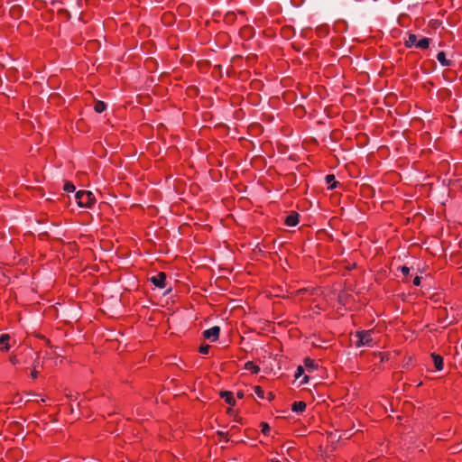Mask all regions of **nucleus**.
Masks as SVG:
<instances>
[{"instance_id":"nucleus-17","label":"nucleus","mask_w":462,"mask_h":462,"mask_svg":"<svg viewBox=\"0 0 462 462\" xmlns=\"http://www.w3.org/2000/svg\"><path fill=\"white\" fill-rule=\"evenodd\" d=\"M421 252V247L419 244L417 243H412L409 246H408V251H407V254H410V255H417L418 254H420Z\"/></svg>"},{"instance_id":"nucleus-37","label":"nucleus","mask_w":462,"mask_h":462,"mask_svg":"<svg viewBox=\"0 0 462 462\" xmlns=\"http://www.w3.org/2000/svg\"><path fill=\"white\" fill-rule=\"evenodd\" d=\"M405 405H406V414H407L411 410H412V411H413V410H414V408H415V406H414L411 402H408V401H406Z\"/></svg>"},{"instance_id":"nucleus-1","label":"nucleus","mask_w":462,"mask_h":462,"mask_svg":"<svg viewBox=\"0 0 462 462\" xmlns=\"http://www.w3.org/2000/svg\"><path fill=\"white\" fill-rule=\"evenodd\" d=\"M412 166L414 170L409 174L406 173V197H413L416 194L417 187L422 188L424 186L422 181L425 177L420 163L418 161H413Z\"/></svg>"},{"instance_id":"nucleus-27","label":"nucleus","mask_w":462,"mask_h":462,"mask_svg":"<svg viewBox=\"0 0 462 462\" xmlns=\"http://www.w3.org/2000/svg\"><path fill=\"white\" fill-rule=\"evenodd\" d=\"M254 393L257 395L258 398L263 399L264 398V391L260 385H256L254 387Z\"/></svg>"},{"instance_id":"nucleus-36","label":"nucleus","mask_w":462,"mask_h":462,"mask_svg":"<svg viewBox=\"0 0 462 462\" xmlns=\"http://www.w3.org/2000/svg\"><path fill=\"white\" fill-rule=\"evenodd\" d=\"M425 447V444L422 442V441H420V443L416 446V448H418L417 452L419 454H423V448Z\"/></svg>"},{"instance_id":"nucleus-34","label":"nucleus","mask_w":462,"mask_h":462,"mask_svg":"<svg viewBox=\"0 0 462 462\" xmlns=\"http://www.w3.org/2000/svg\"><path fill=\"white\" fill-rule=\"evenodd\" d=\"M430 23H431L432 28L437 29L441 25L442 22L435 19V20H431Z\"/></svg>"},{"instance_id":"nucleus-32","label":"nucleus","mask_w":462,"mask_h":462,"mask_svg":"<svg viewBox=\"0 0 462 462\" xmlns=\"http://www.w3.org/2000/svg\"><path fill=\"white\" fill-rule=\"evenodd\" d=\"M405 365H406V367H408V366H412V367L416 366L417 365L416 358L413 359V357L410 356L408 358V361H406Z\"/></svg>"},{"instance_id":"nucleus-40","label":"nucleus","mask_w":462,"mask_h":462,"mask_svg":"<svg viewBox=\"0 0 462 462\" xmlns=\"http://www.w3.org/2000/svg\"><path fill=\"white\" fill-rule=\"evenodd\" d=\"M416 336H417V334H416L415 330H413V331H411V337L406 336L405 340H408L409 337H411V340H414L416 338Z\"/></svg>"},{"instance_id":"nucleus-6","label":"nucleus","mask_w":462,"mask_h":462,"mask_svg":"<svg viewBox=\"0 0 462 462\" xmlns=\"http://www.w3.org/2000/svg\"><path fill=\"white\" fill-rule=\"evenodd\" d=\"M167 275L163 272L158 273L156 275L149 278V281L157 288L164 289L166 287Z\"/></svg>"},{"instance_id":"nucleus-22","label":"nucleus","mask_w":462,"mask_h":462,"mask_svg":"<svg viewBox=\"0 0 462 462\" xmlns=\"http://www.w3.org/2000/svg\"><path fill=\"white\" fill-rule=\"evenodd\" d=\"M328 32H329V28L326 24L320 25V26L317 27V29H316V33L319 37L327 36L328 34Z\"/></svg>"},{"instance_id":"nucleus-7","label":"nucleus","mask_w":462,"mask_h":462,"mask_svg":"<svg viewBox=\"0 0 462 462\" xmlns=\"http://www.w3.org/2000/svg\"><path fill=\"white\" fill-rule=\"evenodd\" d=\"M219 334H220V328L218 326H214L208 329H206L203 332V337L206 339L215 342L218 339Z\"/></svg>"},{"instance_id":"nucleus-30","label":"nucleus","mask_w":462,"mask_h":462,"mask_svg":"<svg viewBox=\"0 0 462 462\" xmlns=\"http://www.w3.org/2000/svg\"><path fill=\"white\" fill-rule=\"evenodd\" d=\"M58 14L60 15H62L66 20H69L70 19V13L68 10H66V9H60L58 11Z\"/></svg>"},{"instance_id":"nucleus-54","label":"nucleus","mask_w":462,"mask_h":462,"mask_svg":"<svg viewBox=\"0 0 462 462\" xmlns=\"http://www.w3.org/2000/svg\"><path fill=\"white\" fill-rule=\"evenodd\" d=\"M368 462H377L376 460H371V461H368Z\"/></svg>"},{"instance_id":"nucleus-14","label":"nucleus","mask_w":462,"mask_h":462,"mask_svg":"<svg viewBox=\"0 0 462 462\" xmlns=\"http://www.w3.org/2000/svg\"><path fill=\"white\" fill-rule=\"evenodd\" d=\"M411 218H412V221L415 222V221H421V219L423 217H422L421 214H420V213H412L411 210H406V218H405L406 226L409 225Z\"/></svg>"},{"instance_id":"nucleus-20","label":"nucleus","mask_w":462,"mask_h":462,"mask_svg":"<svg viewBox=\"0 0 462 462\" xmlns=\"http://www.w3.org/2000/svg\"><path fill=\"white\" fill-rule=\"evenodd\" d=\"M304 365L306 366V368L310 371V370H315L318 368V364L316 362V360L310 358V357H306L304 359Z\"/></svg>"},{"instance_id":"nucleus-11","label":"nucleus","mask_w":462,"mask_h":462,"mask_svg":"<svg viewBox=\"0 0 462 462\" xmlns=\"http://www.w3.org/2000/svg\"><path fill=\"white\" fill-rule=\"evenodd\" d=\"M220 397L225 400V402L230 406L236 405V400L234 394L230 391H221L219 393Z\"/></svg>"},{"instance_id":"nucleus-2","label":"nucleus","mask_w":462,"mask_h":462,"mask_svg":"<svg viewBox=\"0 0 462 462\" xmlns=\"http://www.w3.org/2000/svg\"><path fill=\"white\" fill-rule=\"evenodd\" d=\"M75 198L80 208H91L96 202L94 194L88 190H79Z\"/></svg>"},{"instance_id":"nucleus-47","label":"nucleus","mask_w":462,"mask_h":462,"mask_svg":"<svg viewBox=\"0 0 462 462\" xmlns=\"http://www.w3.org/2000/svg\"><path fill=\"white\" fill-rule=\"evenodd\" d=\"M398 269L402 272V273L404 275V266H399Z\"/></svg>"},{"instance_id":"nucleus-38","label":"nucleus","mask_w":462,"mask_h":462,"mask_svg":"<svg viewBox=\"0 0 462 462\" xmlns=\"http://www.w3.org/2000/svg\"><path fill=\"white\" fill-rule=\"evenodd\" d=\"M304 373V369L302 366L299 365L297 368V372L295 374V378H299Z\"/></svg>"},{"instance_id":"nucleus-50","label":"nucleus","mask_w":462,"mask_h":462,"mask_svg":"<svg viewBox=\"0 0 462 462\" xmlns=\"http://www.w3.org/2000/svg\"><path fill=\"white\" fill-rule=\"evenodd\" d=\"M227 413H232V409H231V408H229V409L227 410Z\"/></svg>"},{"instance_id":"nucleus-15","label":"nucleus","mask_w":462,"mask_h":462,"mask_svg":"<svg viewBox=\"0 0 462 462\" xmlns=\"http://www.w3.org/2000/svg\"><path fill=\"white\" fill-rule=\"evenodd\" d=\"M307 408V404L303 401L294 402L291 404V410L294 412H303Z\"/></svg>"},{"instance_id":"nucleus-26","label":"nucleus","mask_w":462,"mask_h":462,"mask_svg":"<svg viewBox=\"0 0 462 462\" xmlns=\"http://www.w3.org/2000/svg\"><path fill=\"white\" fill-rule=\"evenodd\" d=\"M38 359H39V356L37 355L35 359H34V361H33V364H32L33 369L31 372V377L32 379H36L38 377V372L36 370V367H37V365L39 364Z\"/></svg>"},{"instance_id":"nucleus-13","label":"nucleus","mask_w":462,"mask_h":462,"mask_svg":"<svg viewBox=\"0 0 462 462\" xmlns=\"http://www.w3.org/2000/svg\"><path fill=\"white\" fill-rule=\"evenodd\" d=\"M10 336L8 334H2L0 336V349L2 351H8L10 349L9 345Z\"/></svg>"},{"instance_id":"nucleus-4","label":"nucleus","mask_w":462,"mask_h":462,"mask_svg":"<svg viewBox=\"0 0 462 462\" xmlns=\"http://www.w3.org/2000/svg\"><path fill=\"white\" fill-rule=\"evenodd\" d=\"M373 332L371 330H362L357 331L356 337H357V341L356 346L357 347L361 346H371L374 345V339L372 337Z\"/></svg>"},{"instance_id":"nucleus-35","label":"nucleus","mask_w":462,"mask_h":462,"mask_svg":"<svg viewBox=\"0 0 462 462\" xmlns=\"http://www.w3.org/2000/svg\"><path fill=\"white\" fill-rule=\"evenodd\" d=\"M421 279L422 277L421 276H418L416 275L413 280H412V283L414 286H420V282H421Z\"/></svg>"},{"instance_id":"nucleus-46","label":"nucleus","mask_w":462,"mask_h":462,"mask_svg":"<svg viewBox=\"0 0 462 462\" xmlns=\"http://www.w3.org/2000/svg\"><path fill=\"white\" fill-rule=\"evenodd\" d=\"M405 273H406V279L408 278V276L410 275V268L406 266V271H405Z\"/></svg>"},{"instance_id":"nucleus-16","label":"nucleus","mask_w":462,"mask_h":462,"mask_svg":"<svg viewBox=\"0 0 462 462\" xmlns=\"http://www.w3.org/2000/svg\"><path fill=\"white\" fill-rule=\"evenodd\" d=\"M437 60L444 67H448L452 63V61L450 60L447 59L446 53L443 51H439L437 54Z\"/></svg>"},{"instance_id":"nucleus-31","label":"nucleus","mask_w":462,"mask_h":462,"mask_svg":"<svg viewBox=\"0 0 462 462\" xmlns=\"http://www.w3.org/2000/svg\"><path fill=\"white\" fill-rule=\"evenodd\" d=\"M209 349H210L209 345H202L199 346V352L202 355H207V354H208Z\"/></svg>"},{"instance_id":"nucleus-41","label":"nucleus","mask_w":462,"mask_h":462,"mask_svg":"<svg viewBox=\"0 0 462 462\" xmlns=\"http://www.w3.org/2000/svg\"><path fill=\"white\" fill-rule=\"evenodd\" d=\"M244 396H245V394H244V392H243V391H238V392L236 393V397H237L238 399H243V398H244Z\"/></svg>"},{"instance_id":"nucleus-5","label":"nucleus","mask_w":462,"mask_h":462,"mask_svg":"<svg viewBox=\"0 0 462 462\" xmlns=\"http://www.w3.org/2000/svg\"><path fill=\"white\" fill-rule=\"evenodd\" d=\"M406 143H408V152L414 155L411 158L412 162L416 161V154L420 153L421 151H419V147L416 145L415 134L408 129H406Z\"/></svg>"},{"instance_id":"nucleus-25","label":"nucleus","mask_w":462,"mask_h":462,"mask_svg":"<svg viewBox=\"0 0 462 462\" xmlns=\"http://www.w3.org/2000/svg\"><path fill=\"white\" fill-rule=\"evenodd\" d=\"M259 427L261 428V431L262 433L264 435V436H268L270 431H271V428H270V425L265 422V421H262L259 425Z\"/></svg>"},{"instance_id":"nucleus-18","label":"nucleus","mask_w":462,"mask_h":462,"mask_svg":"<svg viewBox=\"0 0 462 462\" xmlns=\"http://www.w3.org/2000/svg\"><path fill=\"white\" fill-rule=\"evenodd\" d=\"M245 369L250 371L252 374H257L260 372V367L253 361H247L245 364Z\"/></svg>"},{"instance_id":"nucleus-52","label":"nucleus","mask_w":462,"mask_h":462,"mask_svg":"<svg viewBox=\"0 0 462 462\" xmlns=\"http://www.w3.org/2000/svg\"><path fill=\"white\" fill-rule=\"evenodd\" d=\"M236 429H237V427H236V426L232 427V430H236Z\"/></svg>"},{"instance_id":"nucleus-43","label":"nucleus","mask_w":462,"mask_h":462,"mask_svg":"<svg viewBox=\"0 0 462 462\" xmlns=\"http://www.w3.org/2000/svg\"><path fill=\"white\" fill-rule=\"evenodd\" d=\"M404 19V14H401L398 17V23L402 25V21Z\"/></svg>"},{"instance_id":"nucleus-33","label":"nucleus","mask_w":462,"mask_h":462,"mask_svg":"<svg viewBox=\"0 0 462 462\" xmlns=\"http://www.w3.org/2000/svg\"><path fill=\"white\" fill-rule=\"evenodd\" d=\"M217 435L223 439L226 442H228L229 441V439H228V433L227 432H225V431H217Z\"/></svg>"},{"instance_id":"nucleus-10","label":"nucleus","mask_w":462,"mask_h":462,"mask_svg":"<svg viewBox=\"0 0 462 462\" xmlns=\"http://www.w3.org/2000/svg\"><path fill=\"white\" fill-rule=\"evenodd\" d=\"M433 361L434 367L437 371H441L444 368V358L441 355L435 352L430 354Z\"/></svg>"},{"instance_id":"nucleus-8","label":"nucleus","mask_w":462,"mask_h":462,"mask_svg":"<svg viewBox=\"0 0 462 462\" xmlns=\"http://www.w3.org/2000/svg\"><path fill=\"white\" fill-rule=\"evenodd\" d=\"M23 356L32 358L33 356H37V353H35L32 349H29L20 354L13 355L12 356H10V362L13 365L21 364Z\"/></svg>"},{"instance_id":"nucleus-9","label":"nucleus","mask_w":462,"mask_h":462,"mask_svg":"<svg viewBox=\"0 0 462 462\" xmlns=\"http://www.w3.org/2000/svg\"><path fill=\"white\" fill-rule=\"evenodd\" d=\"M300 214L297 211H291L285 217L284 224L288 226H295L299 224Z\"/></svg>"},{"instance_id":"nucleus-29","label":"nucleus","mask_w":462,"mask_h":462,"mask_svg":"<svg viewBox=\"0 0 462 462\" xmlns=\"http://www.w3.org/2000/svg\"><path fill=\"white\" fill-rule=\"evenodd\" d=\"M75 186L70 181H66L63 187V189L67 192H73L75 190Z\"/></svg>"},{"instance_id":"nucleus-44","label":"nucleus","mask_w":462,"mask_h":462,"mask_svg":"<svg viewBox=\"0 0 462 462\" xmlns=\"http://www.w3.org/2000/svg\"><path fill=\"white\" fill-rule=\"evenodd\" d=\"M40 237L41 238L48 237V233L47 232L41 233Z\"/></svg>"},{"instance_id":"nucleus-28","label":"nucleus","mask_w":462,"mask_h":462,"mask_svg":"<svg viewBox=\"0 0 462 462\" xmlns=\"http://www.w3.org/2000/svg\"><path fill=\"white\" fill-rule=\"evenodd\" d=\"M236 19V15L234 12H228L225 15V22L226 23H233Z\"/></svg>"},{"instance_id":"nucleus-21","label":"nucleus","mask_w":462,"mask_h":462,"mask_svg":"<svg viewBox=\"0 0 462 462\" xmlns=\"http://www.w3.org/2000/svg\"><path fill=\"white\" fill-rule=\"evenodd\" d=\"M11 16L20 18L23 14V8L20 5H14L10 9Z\"/></svg>"},{"instance_id":"nucleus-42","label":"nucleus","mask_w":462,"mask_h":462,"mask_svg":"<svg viewBox=\"0 0 462 462\" xmlns=\"http://www.w3.org/2000/svg\"><path fill=\"white\" fill-rule=\"evenodd\" d=\"M413 383H416V386H420L422 384V382L420 379L412 380Z\"/></svg>"},{"instance_id":"nucleus-19","label":"nucleus","mask_w":462,"mask_h":462,"mask_svg":"<svg viewBox=\"0 0 462 462\" xmlns=\"http://www.w3.org/2000/svg\"><path fill=\"white\" fill-rule=\"evenodd\" d=\"M295 29L291 25H285L282 28V35L286 38L294 36Z\"/></svg>"},{"instance_id":"nucleus-48","label":"nucleus","mask_w":462,"mask_h":462,"mask_svg":"<svg viewBox=\"0 0 462 462\" xmlns=\"http://www.w3.org/2000/svg\"><path fill=\"white\" fill-rule=\"evenodd\" d=\"M411 202V201H410V200H406V202H405V205H406V209L408 208V207H409V204H410Z\"/></svg>"},{"instance_id":"nucleus-12","label":"nucleus","mask_w":462,"mask_h":462,"mask_svg":"<svg viewBox=\"0 0 462 462\" xmlns=\"http://www.w3.org/2000/svg\"><path fill=\"white\" fill-rule=\"evenodd\" d=\"M326 183L328 185V189H336L340 183L336 180V177L334 174H328L325 177Z\"/></svg>"},{"instance_id":"nucleus-24","label":"nucleus","mask_w":462,"mask_h":462,"mask_svg":"<svg viewBox=\"0 0 462 462\" xmlns=\"http://www.w3.org/2000/svg\"><path fill=\"white\" fill-rule=\"evenodd\" d=\"M106 109V104L104 101L98 100L94 105V110L100 114Z\"/></svg>"},{"instance_id":"nucleus-39","label":"nucleus","mask_w":462,"mask_h":462,"mask_svg":"<svg viewBox=\"0 0 462 462\" xmlns=\"http://www.w3.org/2000/svg\"><path fill=\"white\" fill-rule=\"evenodd\" d=\"M274 398H275V394L273 392L268 393V394H267L268 401L271 402V401L274 400Z\"/></svg>"},{"instance_id":"nucleus-51","label":"nucleus","mask_w":462,"mask_h":462,"mask_svg":"<svg viewBox=\"0 0 462 462\" xmlns=\"http://www.w3.org/2000/svg\"><path fill=\"white\" fill-rule=\"evenodd\" d=\"M236 429H237V427H236V426L232 427V430H236Z\"/></svg>"},{"instance_id":"nucleus-23","label":"nucleus","mask_w":462,"mask_h":462,"mask_svg":"<svg viewBox=\"0 0 462 462\" xmlns=\"http://www.w3.org/2000/svg\"><path fill=\"white\" fill-rule=\"evenodd\" d=\"M411 126L415 129H420L422 128L424 122L422 119L419 117H412L410 123Z\"/></svg>"},{"instance_id":"nucleus-3","label":"nucleus","mask_w":462,"mask_h":462,"mask_svg":"<svg viewBox=\"0 0 462 462\" xmlns=\"http://www.w3.org/2000/svg\"><path fill=\"white\" fill-rule=\"evenodd\" d=\"M431 39L428 37H422L418 40L417 35L414 33H409L408 40H406V48L415 47L420 50H427L430 47Z\"/></svg>"},{"instance_id":"nucleus-45","label":"nucleus","mask_w":462,"mask_h":462,"mask_svg":"<svg viewBox=\"0 0 462 462\" xmlns=\"http://www.w3.org/2000/svg\"><path fill=\"white\" fill-rule=\"evenodd\" d=\"M308 381H309V377L306 375V376H304L301 383H308Z\"/></svg>"},{"instance_id":"nucleus-49","label":"nucleus","mask_w":462,"mask_h":462,"mask_svg":"<svg viewBox=\"0 0 462 462\" xmlns=\"http://www.w3.org/2000/svg\"><path fill=\"white\" fill-rule=\"evenodd\" d=\"M405 161H406V164H408L410 162V159L407 156L405 158Z\"/></svg>"},{"instance_id":"nucleus-53","label":"nucleus","mask_w":462,"mask_h":462,"mask_svg":"<svg viewBox=\"0 0 462 462\" xmlns=\"http://www.w3.org/2000/svg\"><path fill=\"white\" fill-rule=\"evenodd\" d=\"M271 462H280V461L277 459H273Z\"/></svg>"}]
</instances>
